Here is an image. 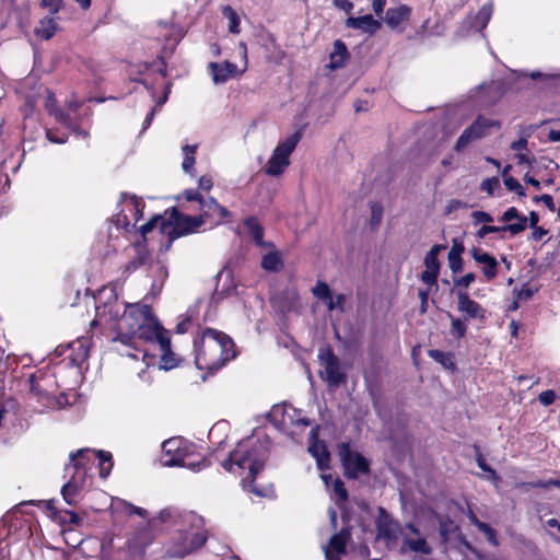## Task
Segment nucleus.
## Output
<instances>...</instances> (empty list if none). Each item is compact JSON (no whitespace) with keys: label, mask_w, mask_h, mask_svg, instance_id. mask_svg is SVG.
Wrapping results in <instances>:
<instances>
[{"label":"nucleus","mask_w":560,"mask_h":560,"mask_svg":"<svg viewBox=\"0 0 560 560\" xmlns=\"http://www.w3.org/2000/svg\"><path fill=\"white\" fill-rule=\"evenodd\" d=\"M493 13L492 2L485 3L478 13L469 21L470 27L477 32H481L488 25Z\"/></svg>","instance_id":"5701e85b"},{"label":"nucleus","mask_w":560,"mask_h":560,"mask_svg":"<svg viewBox=\"0 0 560 560\" xmlns=\"http://www.w3.org/2000/svg\"><path fill=\"white\" fill-rule=\"evenodd\" d=\"M308 452L316 459L317 468L320 471H325L329 468L330 456L325 444L316 441L310 445Z\"/></svg>","instance_id":"4be33fe9"},{"label":"nucleus","mask_w":560,"mask_h":560,"mask_svg":"<svg viewBox=\"0 0 560 560\" xmlns=\"http://www.w3.org/2000/svg\"><path fill=\"white\" fill-rule=\"evenodd\" d=\"M161 368L164 370L174 369L177 365L175 354L171 350V339L167 337L161 340Z\"/></svg>","instance_id":"a878e982"},{"label":"nucleus","mask_w":560,"mask_h":560,"mask_svg":"<svg viewBox=\"0 0 560 560\" xmlns=\"http://www.w3.org/2000/svg\"><path fill=\"white\" fill-rule=\"evenodd\" d=\"M350 536L351 532L348 527L334 534L328 546L324 548L326 560H340V556L346 552L347 541L350 539Z\"/></svg>","instance_id":"4468645a"},{"label":"nucleus","mask_w":560,"mask_h":560,"mask_svg":"<svg viewBox=\"0 0 560 560\" xmlns=\"http://www.w3.org/2000/svg\"><path fill=\"white\" fill-rule=\"evenodd\" d=\"M187 201H197L199 205L200 217L203 222L207 220L212 221L214 224H220L225 219L231 218V212L221 206L213 197H202L198 190L186 189L183 192Z\"/></svg>","instance_id":"0eeeda50"},{"label":"nucleus","mask_w":560,"mask_h":560,"mask_svg":"<svg viewBox=\"0 0 560 560\" xmlns=\"http://www.w3.org/2000/svg\"><path fill=\"white\" fill-rule=\"evenodd\" d=\"M520 214V211L515 207H511L504 211V213L499 218V221L509 224L512 220H516Z\"/></svg>","instance_id":"13d9d810"},{"label":"nucleus","mask_w":560,"mask_h":560,"mask_svg":"<svg viewBox=\"0 0 560 560\" xmlns=\"http://www.w3.org/2000/svg\"><path fill=\"white\" fill-rule=\"evenodd\" d=\"M209 69L215 84L224 83L237 74V66L230 61L222 63L210 62Z\"/></svg>","instance_id":"a211bd4d"},{"label":"nucleus","mask_w":560,"mask_h":560,"mask_svg":"<svg viewBox=\"0 0 560 560\" xmlns=\"http://www.w3.org/2000/svg\"><path fill=\"white\" fill-rule=\"evenodd\" d=\"M283 266L280 254L277 250H272L266 254L261 259V267L267 271L277 272Z\"/></svg>","instance_id":"c756f323"},{"label":"nucleus","mask_w":560,"mask_h":560,"mask_svg":"<svg viewBox=\"0 0 560 560\" xmlns=\"http://www.w3.org/2000/svg\"><path fill=\"white\" fill-rule=\"evenodd\" d=\"M150 315L151 307L148 305L130 307L117 323V336L114 338V341L136 347L138 326H141L144 319H149Z\"/></svg>","instance_id":"7ed1b4c3"},{"label":"nucleus","mask_w":560,"mask_h":560,"mask_svg":"<svg viewBox=\"0 0 560 560\" xmlns=\"http://www.w3.org/2000/svg\"><path fill=\"white\" fill-rule=\"evenodd\" d=\"M113 223L118 228V229H125V230H128L129 225H130V222L128 220V217L124 213H118L117 215H115L113 218Z\"/></svg>","instance_id":"e2e57ef3"},{"label":"nucleus","mask_w":560,"mask_h":560,"mask_svg":"<svg viewBox=\"0 0 560 560\" xmlns=\"http://www.w3.org/2000/svg\"><path fill=\"white\" fill-rule=\"evenodd\" d=\"M46 109L55 116L57 121L65 126H70V115L65 113L63 110L57 108L56 106V98L52 93H49L46 98Z\"/></svg>","instance_id":"cd10ccee"},{"label":"nucleus","mask_w":560,"mask_h":560,"mask_svg":"<svg viewBox=\"0 0 560 560\" xmlns=\"http://www.w3.org/2000/svg\"><path fill=\"white\" fill-rule=\"evenodd\" d=\"M532 487L535 488H541V489H548L550 487H557L560 488V480L559 479H549V480H538L536 482L528 483Z\"/></svg>","instance_id":"680f3d73"},{"label":"nucleus","mask_w":560,"mask_h":560,"mask_svg":"<svg viewBox=\"0 0 560 560\" xmlns=\"http://www.w3.org/2000/svg\"><path fill=\"white\" fill-rule=\"evenodd\" d=\"M471 256L476 262L483 265L482 273L487 280L495 278L499 262L493 256L475 247L471 249Z\"/></svg>","instance_id":"f3484780"},{"label":"nucleus","mask_w":560,"mask_h":560,"mask_svg":"<svg viewBox=\"0 0 560 560\" xmlns=\"http://www.w3.org/2000/svg\"><path fill=\"white\" fill-rule=\"evenodd\" d=\"M167 338L165 335L164 328L161 324L152 316H149V319H144L141 326H138V331L136 335L137 341H150L156 342L159 346L161 345V340Z\"/></svg>","instance_id":"ddd939ff"},{"label":"nucleus","mask_w":560,"mask_h":560,"mask_svg":"<svg viewBox=\"0 0 560 560\" xmlns=\"http://www.w3.org/2000/svg\"><path fill=\"white\" fill-rule=\"evenodd\" d=\"M439 533L443 541H447L450 536L457 529L454 521L448 516H438Z\"/></svg>","instance_id":"2f4dec72"},{"label":"nucleus","mask_w":560,"mask_h":560,"mask_svg":"<svg viewBox=\"0 0 560 560\" xmlns=\"http://www.w3.org/2000/svg\"><path fill=\"white\" fill-rule=\"evenodd\" d=\"M318 360L324 365V371L319 373V376L330 388H338L346 383L347 375L342 370L341 362L330 347L319 349Z\"/></svg>","instance_id":"1a4fd4ad"},{"label":"nucleus","mask_w":560,"mask_h":560,"mask_svg":"<svg viewBox=\"0 0 560 560\" xmlns=\"http://www.w3.org/2000/svg\"><path fill=\"white\" fill-rule=\"evenodd\" d=\"M537 289H533L527 284H523L521 288H514L513 295L518 301H527L534 295Z\"/></svg>","instance_id":"a18cd8bd"},{"label":"nucleus","mask_w":560,"mask_h":560,"mask_svg":"<svg viewBox=\"0 0 560 560\" xmlns=\"http://www.w3.org/2000/svg\"><path fill=\"white\" fill-rule=\"evenodd\" d=\"M410 15V9L407 5H400L398 8H389L386 11L385 23L390 28H396L402 21L408 20Z\"/></svg>","instance_id":"b1692460"},{"label":"nucleus","mask_w":560,"mask_h":560,"mask_svg":"<svg viewBox=\"0 0 560 560\" xmlns=\"http://www.w3.org/2000/svg\"><path fill=\"white\" fill-rule=\"evenodd\" d=\"M222 14L224 15V18H226L229 20L230 33L238 34L241 31L240 30V16L237 15L236 11L230 5H224L222 8Z\"/></svg>","instance_id":"f704fd0d"},{"label":"nucleus","mask_w":560,"mask_h":560,"mask_svg":"<svg viewBox=\"0 0 560 560\" xmlns=\"http://www.w3.org/2000/svg\"><path fill=\"white\" fill-rule=\"evenodd\" d=\"M407 551L429 556L432 552V548L423 537L409 538L405 536L400 547V553H406Z\"/></svg>","instance_id":"6ab92c4d"},{"label":"nucleus","mask_w":560,"mask_h":560,"mask_svg":"<svg viewBox=\"0 0 560 560\" xmlns=\"http://www.w3.org/2000/svg\"><path fill=\"white\" fill-rule=\"evenodd\" d=\"M502 232H508V230L505 229V225L495 226V225L485 224L477 231V237L485 238L490 233H502Z\"/></svg>","instance_id":"de8ad7c7"},{"label":"nucleus","mask_w":560,"mask_h":560,"mask_svg":"<svg viewBox=\"0 0 560 560\" xmlns=\"http://www.w3.org/2000/svg\"><path fill=\"white\" fill-rule=\"evenodd\" d=\"M122 199L126 207H128L130 211L135 212L137 215L136 221H138L139 217L142 215V200L136 196H128L127 194H122Z\"/></svg>","instance_id":"e433bc0d"},{"label":"nucleus","mask_w":560,"mask_h":560,"mask_svg":"<svg viewBox=\"0 0 560 560\" xmlns=\"http://www.w3.org/2000/svg\"><path fill=\"white\" fill-rule=\"evenodd\" d=\"M312 293L315 298L325 303L332 296L329 285L324 281H318L312 289Z\"/></svg>","instance_id":"58836bf2"},{"label":"nucleus","mask_w":560,"mask_h":560,"mask_svg":"<svg viewBox=\"0 0 560 560\" xmlns=\"http://www.w3.org/2000/svg\"><path fill=\"white\" fill-rule=\"evenodd\" d=\"M334 5L345 12H350L353 9V3L349 0H334Z\"/></svg>","instance_id":"774afa93"},{"label":"nucleus","mask_w":560,"mask_h":560,"mask_svg":"<svg viewBox=\"0 0 560 560\" xmlns=\"http://www.w3.org/2000/svg\"><path fill=\"white\" fill-rule=\"evenodd\" d=\"M450 317H451V334H452V336L457 339L463 338L467 330L466 323L460 318H456V317L452 316L451 314H450Z\"/></svg>","instance_id":"79ce46f5"},{"label":"nucleus","mask_w":560,"mask_h":560,"mask_svg":"<svg viewBox=\"0 0 560 560\" xmlns=\"http://www.w3.org/2000/svg\"><path fill=\"white\" fill-rule=\"evenodd\" d=\"M78 353L71 358L72 364L80 365L88 358V349L82 341L77 342Z\"/></svg>","instance_id":"8fccbe9b"},{"label":"nucleus","mask_w":560,"mask_h":560,"mask_svg":"<svg viewBox=\"0 0 560 560\" xmlns=\"http://www.w3.org/2000/svg\"><path fill=\"white\" fill-rule=\"evenodd\" d=\"M458 311L468 318H483L485 310L476 301L468 296V293L462 289L456 291Z\"/></svg>","instance_id":"2eb2a0df"},{"label":"nucleus","mask_w":560,"mask_h":560,"mask_svg":"<svg viewBox=\"0 0 560 560\" xmlns=\"http://www.w3.org/2000/svg\"><path fill=\"white\" fill-rule=\"evenodd\" d=\"M349 56L350 55L346 44L342 40L337 39L334 43V48L332 51L330 52L329 68L334 70L342 68L346 65V61L348 60Z\"/></svg>","instance_id":"412c9836"},{"label":"nucleus","mask_w":560,"mask_h":560,"mask_svg":"<svg viewBox=\"0 0 560 560\" xmlns=\"http://www.w3.org/2000/svg\"><path fill=\"white\" fill-rule=\"evenodd\" d=\"M158 225H160V230L162 231V228L167 226L168 222H166L161 215H154L151 220L140 226L141 235L145 236Z\"/></svg>","instance_id":"ea45409f"},{"label":"nucleus","mask_w":560,"mask_h":560,"mask_svg":"<svg viewBox=\"0 0 560 560\" xmlns=\"http://www.w3.org/2000/svg\"><path fill=\"white\" fill-rule=\"evenodd\" d=\"M195 364L199 370L218 371L235 358L233 340L224 332L212 328L203 330L194 340Z\"/></svg>","instance_id":"f03ea898"},{"label":"nucleus","mask_w":560,"mask_h":560,"mask_svg":"<svg viewBox=\"0 0 560 560\" xmlns=\"http://www.w3.org/2000/svg\"><path fill=\"white\" fill-rule=\"evenodd\" d=\"M346 298L343 294H337L334 299L332 296L325 303L328 311H334L336 308H339L340 311H343Z\"/></svg>","instance_id":"3c124183"},{"label":"nucleus","mask_w":560,"mask_h":560,"mask_svg":"<svg viewBox=\"0 0 560 560\" xmlns=\"http://www.w3.org/2000/svg\"><path fill=\"white\" fill-rule=\"evenodd\" d=\"M301 138L302 132L295 131L277 144L266 166V174L270 176H279L283 173L284 168L290 164V155L294 151Z\"/></svg>","instance_id":"423d86ee"},{"label":"nucleus","mask_w":560,"mask_h":560,"mask_svg":"<svg viewBox=\"0 0 560 560\" xmlns=\"http://www.w3.org/2000/svg\"><path fill=\"white\" fill-rule=\"evenodd\" d=\"M163 466L165 467H187L194 471L200 470L202 467H206L205 462L200 463H187L184 456L179 454L175 455L172 458H165L163 460Z\"/></svg>","instance_id":"c85d7f7f"},{"label":"nucleus","mask_w":560,"mask_h":560,"mask_svg":"<svg viewBox=\"0 0 560 560\" xmlns=\"http://www.w3.org/2000/svg\"><path fill=\"white\" fill-rule=\"evenodd\" d=\"M503 182L508 190L515 191L520 197L526 196L524 187L516 178L509 176L504 177Z\"/></svg>","instance_id":"49530a36"},{"label":"nucleus","mask_w":560,"mask_h":560,"mask_svg":"<svg viewBox=\"0 0 560 560\" xmlns=\"http://www.w3.org/2000/svg\"><path fill=\"white\" fill-rule=\"evenodd\" d=\"M477 92L478 93H481L482 95L480 96V98L478 100V102L480 103V105L482 106H488V105H491L493 104L495 101L494 100H490L488 98V96L486 94L492 92V91H495L497 90V86L494 83H482L480 85H478L476 88Z\"/></svg>","instance_id":"a19ab883"},{"label":"nucleus","mask_w":560,"mask_h":560,"mask_svg":"<svg viewBox=\"0 0 560 560\" xmlns=\"http://www.w3.org/2000/svg\"><path fill=\"white\" fill-rule=\"evenodd\" d=\"M529 78L533 80L544 79V80H560V70L556 72H540L533 71L529 73Z\"/></svg>","instance_id":"603ef678"},{"label":"nucleus","mask_w":560,"mask_h":560,"mask_svg":"<svg viewBox=\"0 0 560 560\" xmlns=\"http://www.w3.org/2000/svg\"><path fill=\"white\" fill-rule=\"evenodd\" d=\"M149 260V254L144 248H139L137 256L126 265V272H133L138 268L144 266Z\"/></svg>","instance_id":"c9c22d12"},{"label":"nucleus","mask_w":560,"mask_h":560,"mask_svg":"<svg viewBox=\"0 0 560 560\" xmlns=\"http://www.w3.org/2000/svg\"><path fill=\"white\" fill-rule=\"evenodd\" d=\"M445 248L444 245H433L424 257L425 269L440 271L439 254Z\"/></svg>","instance_id":"7c9ffc66"},{"label":"nucleus","mask_w":560,"mask_h":560,"mask_svg":"<svg viewBox=\"0 0 560 560\" xmlns=\"http://www.w3.org/2000/svg\"><path fill=\"white\" fill-rule=\"evenodd\" d=\"M83 479L72 476L61 488V495L69 505H74L81 492Z\"/></svg>","instance_id":"aec40b11"},{"label":"nucleus","mask_w":560,"mask_h":560,"mask_svg":"<svg viewBox=\"0 0 560 560\" xmlns=\"http://www.w3.org/2000/svg\"><path fill=\"white\" fill-rule=\"evenodd\" d=\"M338 456L345 468L347 478L357 479L359 475L370 472L368 459L360 453L352 451L349 443L342 442L338 445Z\"/></svg>","instance_id":"9b49d317"},{"label":"nucleus","mask_w":560,"mask_h":560,"mask_svg":"<svg viewBox=\"0 0 560 560\" xmlns=\"http://www.w3.org/2000/svg\"><path fill=\"white\" fill-rule=\"evenodd\" d=\"M332 488H334V492L336 493V495L338 497L339 500H347L348 499V493H347V490L345 489V486H343V482L341 479L337 478L334 480V483H332Z\"/></svg>","instance_id":"6e6d98bb"},{"label":"nucleus","mask_w":560,"mask_h":560,"mask_svg":"<svg viewBox=\"0 0 560 560\" xmlns=\"http://www.w3.org/2000/svg\"><path fill=\"white\" fill-rule=\"evenodd\" d=\"M270 441L264 439H246L237 444L228 459L222 464L228 471L248 470L247 477L242 479L244 489L262 497L264 493L254 486L256 476L264 469L269 456Z\"/></svg>","instance_id":"f257e3e1"},{"label":"nucleus","mask_w":560,"mask_h":560,"mask_svg":"<svg viewBox=\"0 0 560 560\" xmlns=\"http://www.w3.org/2000/svg\"><path fill=\"white\" fill-rule=\"evenodd\" d=\"M57 31V23L52 18L46 16L39 21V25L35 28V34L40 38L48 40Z\"/></svg>","instance_id":"bb28decb"},{"label":"nucleus","mask_w":560,"mask_h":560,"mask_svg":"<svg viewBox=\"0 0 560 560\" xmlns=\"http://www.w3.org/2000/svg\"><path fill=\"white\" fill-rule=\"evenodd\" d=\"M500 127L501 122L499 120L478 115L477 118L464 129L455 143L454 150L462 152L470 143L488 137L492 128L499 129Z\"/></svg>","instance_id":"6e6552de"},{"label":"nucleus","mask_w":560,"mask_h":560,"mask_svg":"<svg viewBox=\"0 0 560 560\" xmlns=\"http://www.w3.org/2000/svg\"><path fill=\"white\" fill-rule=\"evenodd\" d=\"M180 441L177 439H170L162 444V450L165 457L172 458L175 455L179 454L184 456L179 448Z\"/></svg>","instance_id":"4c0bfd02"},{"label":"nucleus","mask_w":560,"mask_h":560,"mask_svg":"<svg viewBox=\"0 0 560 560\" xmlns=\"http://www.w3.org/2000/svg\"><path fill=\"white\" fill-rule=\"evenodd\" d=\"M54 520L61 525H79L81 517L73 511H54Z\"/></svg>","instance_id":"72a5a7b5"},{"label":"nucleus","mask_w":560,"mask_h":560,"mask_svg":"<svg viewBox=\"0 0 560 560\" xmlns=\"http://www.w3.org/2000/svg\"><path fill=\"white\" fill-rule=\"evenodd\" d=\"M527 228V217L520 214L518 218H516V222L505 224V229L508 232H510L512 235H517L522 232H524Z\"/></svg>","instance_id":"37998d69"},{"label":"nucleus","mask_w":560,"mask_h":560,"mask_svg":"<svg viewBox=\"0 0 560 560\" xmlns=\"http://www.w3.org/2000/svg\"><path fill=\"white\" fill-rule=\"evenodd\" d=\"M371 210H372L371 223L378 224L382 219V209L376 203H373L371 206Z\"/></svg>","instance_id":"69168bd1"},{"label":"nucleus","mask_w":560,"mask_h":560,"mask_svg":"<svg viewBox=\"0 0 560 560\" xmlns=\"http://www.w3.org/2000/svg\"><path fill=\"white\" fill-rule=\"evenodd\" d=\"M203 223L200 215L192 217L173 209L168 219V225L162 228V234H166L168 237L166 247L168 248L171 243L178 237L198 232Z\"/></svg>","instance_id":"39448f33"},{"label":"nucleus","mask_w":560,"mask_h":560,"mask_svg":"<svg viewBox=\"0 0 560 560\" xmlns=\"http://www.w3.org/2000/svg\"><path fill=\"white\" fill-rule=\"evenodd\" d=\"M448 264H450V269L452 270L453 273H458L463 270V267H464V261H463V258L462 256H457V255H448Z\"/></svg>","instance_id":"864d4df0"},{"label":"nucleus","mask_w":560,"mask_h":560,"mask_svg":"<svg viewBox=\"0 0 560 560\" xmlns=\"http://www.w3.org/2000/svg\"><path fill=\"white\" fill-rule=\"evenodd\" d=\"M475 273L469 272L458 279H455L454 282L456 287L468 288L475 281Z\"/></svg>","instance_id":"052dcab7"},{"label":"nucleus","mask_w":560,"mask_h":560,"mask_svg":"<svg viewBox=\"0 0 560 560\" xmlns=\"http://www.w3.org/2000/svg\"><path fill=\"white\" fill-rule=\"evenodd\" d=\"M196 150H197L196 144H194V145L186 144L183 147L184 161H183L182 167H183V171L187 174H191L194 171V165L196 162V160H195Z\"/></svg>","instance_id":"473e14b6"},{"label":"nucleus","mask_w":560,"mask_h":560,"mask_svg":"<svg viewBox=\"0 0 560 560\" xmlns=\"http://www.w3.org/2000/svg\"><path fill=\"white\" fill-rule=\"evenodd\" d=\"M428 353L431 359H433L435 362L441 363L443 366H445V368L453 366V363H452V360H451V357L448 353L443 352L438 349L429 350Z\"/></svg>","instance_id":"c03bdc74"},{"label":"nucleus","mask_w":560,"mask_h":560,"mask_svg":"<svg viewBox=\"0 0 560 560\" xmlns=\"http://www.w3.org/2000/svg\"><path fill=\"white\" fill-rule=\"evenodd\" d=\"M534 201H536V202L541 201L550 211L556 210L553 199L550 195L535 196Z\"/></svg>","instance_id":"0e129e2a"},{"label":"nucleus","mask_w":560,"mask_h":560,"mask_svg":"<svg viewBox=\"0 0 560 560\" xmlns=\"http://www.w3.org/2000/svg\"><path fill=\"white\" fill-rule=\"evenodd\" d=\"M439 273L440 271H434V270H430V269H425L422 273H421V280L428 284V285H433L436 283L438 281V277H439Z\"/></svg>","instance_id":"4d7b16f0"},{"label":"nucleus","mask_w":560,"mask_h":560,"mask_svg":"<svg viewBox=\"0 0 560 560\" xmlns=\"http://www.w3.org/2000/svg\"><path fill=\"white\" fill-rule=\"evenodd\" d=\"M556 399V394L553 390H545L539 394L538 400L542 406H550Z\"/></svg>","instance_id":"bf43d9fd"},{"label":"nucleus","mask_w":560,"mask_h":560,"mask_svg":"<svg viewBox=\"0 0 560 560\" xmlns=\"http://www.w3.org/2000/svg\"><path fill=\"white\" fill-rule=\"evenodd\" d=\"M471 218L474 219V224L491 223L493 221V218L490 213L480 210L474 211L471 213Z\"/></svg>","instance_id":"5fc2aeb1"},{"label":"nucleus","mask_w":560,"mask_h":560,"mask_svg":"<svg viewBox=\"0 0 560 560\" xmlns=\"http://www.w3.org/2000/svg\"><path fill=\"white\" fill-rule=\"evenodd\" d=\"M90 453H94L96 457L100 460V476L102 478H106L112 468H113V456L107 451H92L90 448H82L77 451L75 453H71L69 456L70 465L75 469V471H79L81 467L84 465L83 460L85 459L86 455Z\"/></svg>","instance_id":"f8f14e48"},{"label":"nucleus","mask_w":560,"mask_h":560,"mask_svg":"<svg viewBox=\"0 0 560 560\" xmlns=\"http://www.w3.org/2000/svg\"><path fill=\"white\" fill-rule=\"evenodd\" d=\"M245 228L247 229L249 235L257 246H269L270 244L264 242V229L259 224L258 220L254 217H249L244 222Z\"/></svg>","instance_id":"393cba45"},{"label":"nucleus","mask_w":560,"mask_h":560,"mask_svg":"<svg viewBox=\"0 0 560 560\" xmlns=\"http://www.w3.org/2000/svg\"><path fill=\"white\" fill-rule=\"evenodd\" d=\"M527 143L528 142L526 138H521L516 141H513L510 148L512 151L520 152L527 149Z\"/></svg>","instance_id":"338daca9"},{"label":"nucleus","mask_w":560,"mask_h":560,"mask_svg":"<svg viewBox=\"0 0 560 560\" xmlns=\"http://www.w3.org/2000/svg\"><path fill=\"white\" fill-rule=\"evenodd\" d=\"M203 525V518L194 512L183 515V528L179 530V539L182 541L179 556L189 553L206 542L207 535L202 530Z\"/></svg>","instance_id":"20e7f679"},{"label":"nucleus","mask_w":560,"mask_h":560,"mask_svg":"<svg viewBox=\"0 0 560 560\" xmlns=\"http://www.w3.org/2000/svg\"><path fill=\"white\" fill-rule=\"evenodd\" d=\"M500 186V180L498 177L486 178L482 180L480 188L482 191H486L488 195L492 196L494 194L495 188Z\"/></svg>","instance_id":"09e8293b"},{"label":"nucleus","mask_w":560,"mask_h":560,"mask_svg":"<svg viewBox=\"0 0 560 560\" xmlns=\"http://www.w3.org/2000/svg\"><path fill=\"white\" fill-rule=\"evenodd\" d=\"M346 26L353 30H360L369 35L375 34L382 26L381 21L374 19L371 14L362 16H349L346 20Z\"/></svg>","instance_id":"dca6fc26"},{"label":"nucleus","mask_w":560,"mask_h":560,"mask_svg":"<svg viewBox=\"0 0 560 560\" xmlns=\"http://www.w3.org/2000/svg\"><path fill=\"white\" fill-rule=\"evenodd\" d=\"M376 540L384 541L388 550H393L402 535L401 524L393 518L382 506L378 508V515L375 520Z\"/></svg>","instance_id":"9d476101"}]
</instances>
